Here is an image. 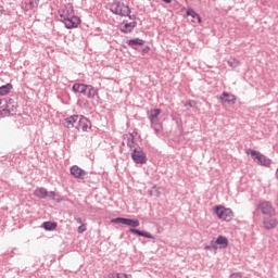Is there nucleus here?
Returning a JSON list of instances; mask_svg holds the SVG:
<instances>
[{
	"mask_svg": "<svg viewBox=\"0 0 278 278\" xmlns=\"http://www.w3.org/2000/svg\"><path fill=\"white\" fill-rule=\"evenodd\" d=\"M49 194V191L45 188H37L34 191V197H37V199H46V197Z\"/></svg>",
	"mask_w": 278,
	"mask_h": 278,
	"instance_id": "obj_17",
	"label": "nucleus"
},
{
	"mask_svg": "<svg viewBox=\"0 0 278 278\" xmlns=\"http://www.w3.org/2000/svg\"><path fill=\"white\" fill-rule=\"evenodd\" d=\"M149 51H151V48L149 46L144 47L142 50H141V53L142 55H146V53H149Z\"/></svg>",
	"mask_w": 278,
	"mask_h": 278,
	"instance_id": "obj_31",
	"label": "nucleus"
},
{
	"mask_svg": "<svg viewBox=\"0 0 278 278\" xmlns=\"http://www.w3.org/2000/svg\"><path fill=\"white\" fill-rule=\"evenodd\" d=\"M239 65H240V61L236 59H230L228 61V66H230L231 68H238Z\"/></svg>",
	"mask_w": 278,
	"mask_h": 278,
	"instance_id": "obj_28",
	"label": "nucleus"
},
{
	"mask_svg": "<svg viewBox=\"0 0 278 278\" xmlns=\"http://www.w3.org/2000/svg\"><path fill=\"white\" fill-rule=\"evenodd\" d=\"M205 249H206V250H210V247H206Z\"/></svg>",
	"mask_w": 278,
	"mask_h": 278,
	"instance_id": "obj_37",
	"label": "nucleus"
},
{
	"mask_svg": "<svg viewBox=\"0 0 278 278\" xmlns=\"http://www.w3.org/2000/svg\"><path fill=\"white\" fill-rule=\"evenodd\" d=\"M213 212L219 220H226V223L233 220V211L231 208L218 205L213 207Z\"/></svg>",
	"mask_w": 278,
	"mask_h": 278,
	"instance_id": "obj_1",
	"label": "nucleus"
},
{
	"mask_svg": "<svg viewBox=\"0 0 278 278\" xmlns=\"http://www.w3.org/2000/svg\"><path fill=\"white\" fill-rule=\"evenodd\" d=\"M86 225H80L79 227H78V233H84V231H86Z\"/></svg>",
	"mask_w": 278,
	"mask_h": 278,
	"instance_id": "obj_32",
	"label": "nucleus"
},
{
	"mask_svg": "<svg viewBox=\"0 0 278 278\" xmlns=\"http://www.w3.org/2000/svg\"><path fill=\"white\" fill-rule=\"evenodd\" d=\"M63 23L67 29H75L79 27L81 20L78 16L73 15L72 17H66Z\"/></svg>",
	"mask_w": 278,
	"mask_h": 278,
	"instance_id": "obj_6",
	"label": "nucleus"
},
{
	"mask_svg": "<svg viewBox=\"0 0 278 278\" xmlns=\"http://www.w3.org/2000/svg\"><path fill=\"white\" fill-rule=\"evenodd\" d=\"M70 172L76 179H86V170L81 169V167L77 165L72 166Z\"/></svg>",
	"mask_w": 278,
	"mask_h": 278,
	"instance_id": "obj_11",
	"label": "nucleus"
},
{
	"mask_svg": "<svg viewBox=\"0 0 278 278\" xmlns=\"http://www.w3.org/2000/svg\"><path fill=\"white\" fill-rule=\"evenodd\" d=\"M187 16H191L193 18L192 23H201V15L194 12V10L191 8L187 9Z\"/></svg>",
	"mask_w": 278,
	"mask_h": 278,
	"instance_id": "obj_15",
	"label": "nucleus"
},
{
	"mask_svg": "<svg viewBox=\"0 0 278 278\" xmlns=\"http://www.w3.org/2000/svg\"><path fill=\"white\" fill-rule=\"evenodd\" d=\"M90 127H92V124L88 121V118H86L85 116L78 117L76 125V129H78V131H88Z\"/></svg>",
	"mask_w": 278,
	"mask_h": 278,
	"instance_id": "obj_7",
	"label": "nucleus"
},
{
	"mask_svg": "<svg viewBox=\"0 0 278 278\" xmlns=\"http://www.w3.org/2000/svg\"><path fill=\"white\" fill-rule=\"evenodd\" d=\"M79 121V115H73L67 117L64 121V127H66L67 129H71V127H75V124Z\"/></svg>",
	"mask_w": 278,
	"mask_h": 278,
	"instance_id": "obj_14",
	"label": "nucleus"
},
{
	"mask_svg": "<svg viewBox=\"0 0 278 278\" xmlns=\"http://www.w3.org/2000/svg\"><path fill=\"white\" fill-rule=\"evenodd\" d=\"M72 89L74 92L83 94V92H86V90L90 89V87H88V85L85 84H75Z\"/></svg>",
	"mask_w": 278,
	"mask_h": 278,
	"instance_id": "obj_16",
	"label": "nucleus"
},
{
	"mask_svg": "<svg viewBox=\"0 0 278 278\" xmlns=\"http://www.w3.org/2000/svg\"><path fill=\"white\" fill-rule=\"evenodd\" d=\"M258 212L264 216H276L277 212L275 211V206L270 202H261L257 206Z\"/></svg>",
	"mask_w": 278,
	"mask_h": 278,
	"instance_id": "obj_3",
	"label": "nucleus"
},
{
	"mask_svg": "<svg viewBox=\"0 0 278 278\" xmlns=\"http://www.w3.org/2000/svg\"><path fill=\"white\" fill-rule=\"evenodd\" d=\"M9 110L8 100H0V113L8 112Z\"/></svg>",
	"mask_w": 278,
	"mask_h": 278,
	"instance_id": "obj_27",
	"label": "nucleus"
},
{
	"mask_svg": "<svg viewBox=\"0 0 278 278\" xmlns=\"http://www.w3.org/2000/svg\"><path fill=\"white\" fill-rule=\"evenodd\" d=\"M219 101L222 105H235L236 104V96L223 92L219 97Z\"/></svg>",
	"mask_w": 278,
	"mask_h": 278,
	"instance_id": "obj_8",
	"label": "nucleus"
},
{
	"mask_svg": "<svg viewBox=\"0 0 278 278\" xmlns=\"http://www.w3.org/2000/svg\"><path fill=\"white\" fill-rule=\"evenodd\" d=\"M76 223H78V225H81V223H83V222H81V218H77V219H76Z\"/></svg>",
	"mask_w": 278,
	"mask_h": 278,
	"instance_id": "obj_34",
	"label": "nucleus"
},
{
	"mask_svg": "<svg viewBox=\"0 0 278 278\" xmlns=\"http://www.w3.org/2000/svg\"><path fill=\"white\" fill-rule=\"evenodd\" d=\"M129 231H130V233H136L137 236H141L142 238H153L148 232H142L138 229L130 228Z\"/></svg>",
	"mask_w": 278,
	"mask_h": 278,
	"instance_id": "obj_24",
	"label": "nucleus"
},
{
	"mask_svg": "<svg viewBox=\"0 0 278 278\" xmlns=\"http://www.w3.org/2000/svg\"><path fill=\"white\" fill-rule=\"evenodd\" d=\"M160 114H162V110L160 109H152L148 113V118L151 125H157L160 123Z\"/></svg>",
	"mask_w": 278,
	"mask_h": 278,
	"instance_id": "obj_9",
	"label": "nucleus"
},
{
	"mask_svg": "<svg viewBox=\"0 0 278 278\" xmlns=\"http://www.w3.org/2000/svg\"><path fill=\"white\" fill-rule=\"evenodd\" d=\"M154 131H156V134L160 131V129H157V128H154Z\"/></svg>",
	"mask_w": 278,
	"mask_h": 278,
	"instance_id": "obj_36",
	"label": "nucleus"
},
{
	"mask_svg": "<svg viewBox=\"0 0 278 278\" xmlns=\"http://www.w3.org/2000/svg\"><path fill=\"white\" fill-rule=\"evenodd\" d=\"M111 223H116V224H121V225H126L127 218L117 217V218L112 219Z\"/></svg>",
	"mask_w": 278,
	"mask_h": 278,
	"instance_id": "obj_29",
	"label": "nucleus"
},
{
	"mask_svg": "<svg viewBox=\"0 0 278 278\" xmlns=\"http://www.w3.org/2000/svg\"><path fill=\"white\" fill-rule=\"evenodd\" d=\"M137 23L136 22H123L122 24H119V29L121 31H123V34H129L131 31H134V29L136 28Z\"/></svg>",
	"mask_w": 278,
	"mask_h": 278,
	"instance_id": "obj_13",
	"label": "nucleus"
},
{
	"mask_svg": "<svg viewBox=\"0 0 278 278\" xmlns=\"http://www.w3.org/2000/svg\"><path fill=\"white\" fill-rule=\"evenodd\" d=\"M165 1V3H170V0H164Z\"/></svg>",
	"mask_w": 278,
	"mask_h": 278,
	"instance_id": "obj_35",
	"label": "nucleus"
},
{
	"mask_svg": "<svg viewBox=\"0 0 278 278\" xmlns=\"http://www.w3.org/2000/svg\"><path fill=\"white\" fill-rule=\"evenodd\" d=\"M75 9L73 8V4H67L63 10L60 12L61 18L66 20L71 18L72 16H75Z\"/></svg>",
	"mask_w": 278,
	"mask_h": 278,
	"instance_id": "obj_12",
	"label": "nucleus"
},
{
	"mask_svg": "<svg viewBox=\"0 0 278 278\" xmlns=\"http://www.w3.org/2000/svg\"><path fill=\"white\" fill-rule=\"evenodd\" d=\"M245 153L247 155H251L255 164H260L261 166H269L270 164V160H268V157L253 149H248Z\"/></svg>",
	"mask_w": 278,
	"mask_h": 278,
	"instance_id": "obj_2",
	"label": "nucleus"
},
{
	"mask_svg": "<svg viewBox=\"0 0 278 278\" xmlns=\"http://www.w3.org/2000/svg\"><path fill=\"white\" fill-rule=\"evenodd\" d=\"M127 45L129 47H142V45H144V40L140 39V38H136V39H130L127 41Z\"/></svg>",
	"mask_w": 278,
	"mask_h": 278,
	"instance_id": "obj_22",
	"label": "nucleus"
},
{
	"mask_svg": "<svg viewBox=\"0 0 278 278\" xmlns=\"http://www.w3.org/2000/svg\"><path fill=\"white\" fill-rule=\"evenodd\" d=\"M278 222L275 215H267L263 217V227L270 231V229L277 228Z\"/></svg>",
	"mask_w": 278,
	"mask_h": 278,
	"instance_id": "obj_4",
	"label": "nucleus"
},
{
	"mask_svg": "<svg viewBox=\"0 0 278 278\" xmlns=\"http://www.w3.org/2000/svg\"><path fill=\"white\" fill-rule=\"evenodd\" d=\"M127 227H140V222L138 219L126 218Z\"/></svg>",
	"mask_w": 278,
	"mask_h": 278,
	"instance_id": "obj_26",
	"label": "nucleus"
},
{
	"mask_svg": "<svg viewBox=\"0 0 278 278\" xmlns=\"http://www.w3.org/2000/svg\"><path fill=\"white\" fill-rule=\"evenodd\" d=\"M216 244L219 245V249H227L229 247V240L227 237L219 236L216 240Z\"/></svg>",
	"mask_w": 278,
	"mask_h": 278,
	"instance_id": "obj_18",
	"label": "nucleus"
},
{
	"mask_svg": "<svg viewBox=\"0 0 278 278\" xmlns=\"http://www.w3.org/2000/svg\"><path fill=\"white\" fill-rule=\"evenodd\" d=\"M10 90H12V85L7 84L0 87V97H5V94H10Z\"/></svg>",
	"mask_w": 278,
	"mask_h": 278,
	"instance_id": "obj_23",
	"label": "nucleus"
},
{
	"mask_svg": "<svg viewBox=\"0 0 278 278\" xmlns=\"http://www.w3.org/2000/svg\"><path fill=\"white\" fill-rule=\"evenodd\" d=\"M38 3H40V0H31L29 2V4L25 3L23 5V9L26 11L34 10V9L38 8Z\"/></svg>",
	"mask_w": 278,
	"mask_h": 278,
	"instance_id": "obj_21",
	"label": "nucleus"
},
{
	"mask_svg": "<svg viewBox=\"0 0 278 278\" xmlns=\"http://www.w3.org/2000/svg\"><path fill=\"white\" fill-rule=\"evenodd\" d=\"M131 157L135 164H147V154L141 150H134Z\"/></svg>",
	"mask_w": 278,
	"mask_h": 278,
	"instance_id": "obj_5",
	"label": "nucleus"
},
{
	"mask_svg": "<svg viewBox=\"0 0 278 278\" xmlns=\"http://www.w3.org/2000/svg\"><path fill=\"white\" fill-rule=\"evenodd\" d=\"M3 12H5V9L3 8V5H0V16L3 14Z\"/></svg>",
	"mask_w": 278,
	"mask_h": 278,
	"instance_id": "obj_33",
	"label": "nucleus"
},
{
	"mask_svg": "<svg viewBox=\"0 0 278 278\" xmlns=\"http://www.w3.org/2000/svg\"><path fill=\"white\" fill-rule=\"evenodd\" d=\"M43 229H46V231H55V229H58V223L55 222H45L42 224Z\"/></svg>",
	"mask_w": 278,
	"mask_h": 278,
	"instance_id": "obj_20",
	"label": "nucleus"
},
{
	"mask_svg": "<svg viewBox=\"0 0 278 278\" xmlns=\"http://www.w3.org/2000/svg\"><path fill=\"white\" fill-rule=\"evenodd\" d=\"M150 197H160V189H157V187H153L150 190Z\"/></svg>",
	"mask_w": 278,
	"mask_h": 278,
	"instance_id": "obj_30",
	"label": "nucleus"
},
{
	"mask_svg": "<svg viewBox=\"0 0 278 278\" xmlns=\"http://www.w3.org/2000/svg\"><path fill=\"white\" fill-rule=\"evenodd\" d=\"M127 144V147H131L134 144V135L128 134L124 136V144Z\"/></svg>",
	"mask_w": 278,
	"mask_h": 278,
	"instance_id": "obj_25",
	"label": "nucleus"
},
{
	"mask_svg": "<svg viewBox=\"0 0 278 278\" xmlns=\"http://www.w3.org/2000/svg\"><path fill=\"white\" fill-rule=\"evenodd\" d=\"M114 13L118 14L119 16H129L131 14V10L127 4L119 3L115 7Z\"/></svg>",
	"mask_w": 278,
	"mask_h": 278,
	"instance_id": "obj_10",
	"label": "nucleus"
},
{
	"mask_svg": "<svg viewBox=\"0 0 278 278\" xmlns=\"http://www.w3.org/2000/svg\"><path fill=\"white\" fill-rule=\"evenodd\" d=\"M87 88L89 89H86L85 92H83V94L85 97H88V99H94V96L97 94V89H94V87L90 85H87Z\"/></svg>",
	"mask_w": 278,
	"mask_h": 278,
	"instance_id": "obj_19",
	"label": "nucleus"
}]
</instances>
